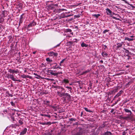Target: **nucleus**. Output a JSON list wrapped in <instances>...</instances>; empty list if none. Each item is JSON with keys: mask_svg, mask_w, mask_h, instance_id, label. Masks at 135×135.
<instances>
[{"mask_svg": "<svg viewBox=\"0 0 135 135\" xmlns=\"http://www.w3.org/2000/svg\"><path fill=\"white\" fill-rule=\"evenodd\" d=\"M59 89H60V91H57V92L58 95L60 97H62L63 96H66V97H64V101L66 100V98H67V99L68 101H70L71 99V96L67 93H65V89L62 86H60V88Z\"/></svg>", "mask_w": 135, "mask_h": 135, "instance_id": "1", "label": "nucleus"}, {"mask_svg": "<svg viewBox=\"0 0 135 135\" xmlns=\"http://www.w3.org/2000/svg\"><path fill=\"white\" fill-rule=\"evenodd\" d=\"M7 77L8 78H10L12 80L15 81L17 80L15 79V78L14 77L13 75L9 74L8 73L7 74Z\"/></svg>", "mask_w": 135, "mask_h": 135, "instance_id": "2", "label": "nucleus"}, {"mask_svg": "<svg viewBox=\"0 0 135 135\" xmlns=\"http://www.w3.org/2000/svg\"><path fill=\"white\" fill-rule=\"evenodd\" d=\"M55 64V66H53L51 68H52L54 69H61V67L58 66L57 67H56V66H57V64L56 63H52V64H50V65L51 66H52V65Z\"/></svg>", "mask_w": 135, "mask_h": 135, "instance_id": "3", "label": "nucleus"}, {"mask_svg": "<svg viewBox=\"0 0 135 135\" xmlns=\"http://www.w3.org/2000/svg\"><path fill=\"white\" fill-rule=\"evenodd\" d=\"M124 92V91L123 90H121L119 91V92L116 94L115 96L114 97L113 100H114V99L117 98L120 96Z\"/></svg>", "mask_w": 135, "mask_h": 135, "instance_id": "4", "label": "nucleus"}, {"mask_svg": "<svg viewBox=\"0 0 135 135\" xmlns=\"http://www.w3.org/2000/svg\"><path fill=\"white\" fill-rule=\"evenodd\" d=\"M8 72L12 74H17L19 73V71L18 69H16V70H14L11 69H9L8 70Z\"/></svg>", "mask_w": 135, "mask_h": 135, "instance_id": "5", "label": "nucleus"}, {"mask_svg": "<svg viewBox=\"0 0 135 135\" xmlns=\"http://www.w3.org/2000/svg\"><path fill=\"white\" fill-rule=\"evenodd\" d=\"M36 23L34 21H33L32 23H30L28 26V28L32 27V26H34L36 25Z\"/></svg>", "mask_w": 135, "mask_h": 135, "instance_id": "6", "label": "nucleus"}, {"mask_svg": "<svg viewBox=\"0 0 135 135\" xmlns=\"http://www.w3.org/2000/svg\"><path fill=\"white\" fill-rule=\"evenodd\" d=\"M55 71L49 70L47 71V73L49 75H54V76L55 73H54V72Z\"/></svg>", "mask_w": 135, "mask_h": 135, "instance_id": "7", "label": "nucleus"}, {"mask_svg": "<svg viewBox=\"0 0 135 135\" xmlns=\"http://www.w3.org/2000/svg\"><path fill=\"white\" fill-rule=\"evenodd\" d=\"M123 43V42H122L121 43H117V49H119L120 48L122 47Z\"/></svg>", "mask_w": 135, "mask_h": 135, "instance_id": "8", "label": "nucleus"}, {"mask_svg": "<svg viewBox=\"0 0 135 135\" xmlns=\"http://www.w3.org/2000/svg\"><path fill=\"white\" fill-rule=\"evenodd\" d=\"M27 129L25 128L23 129L22 131L20 132V135H24L25 134L27 131Z\"/></svg>", "mask_w": 135, "mask_h": 135, "instance_id": "9", "label": "nucleus"}, {"mask_svg": "<svg viewBox=\"0 0 135 135\" xmlns=\"http://www.w3.org/2000/svg\"><path fill=\"white\" fill-rule=\"evenodd\" d=\"M91 69H88L85 71L83 72L81 74H80V75H83L90 72L91 71Z\"/></svg>", "mask_w": 135, "mask_h": 135, "instance_id": "10", "label": "nucleus"}, {"mask_svg": "<svg viewBox=\"0 0 135 135\" xmlns=\"http://www.w3.org/2000/svg\"><path fill=\"white\" fill-rule=\"evenodd\" d=\"M106 11V13L107 15H110L112 13V11L108 8H107L105 9Z\"/></svg>", "mask_w": 135, "mask_h": 135, "instance_id": "11", "label": "nucleus"}, {"mask_svg": "<svg viewBox=\"0 0 135 135\" xmlns=\"http://www.w3.org/2000/svg\"><path fill=\"white\" fill-rule=\"evenodd\" d=\"M134 39L133 38H130L127 37H126L125 39L124 40H128L129 41H133Z\"/></svg>", "mask_w": 135, "mask_h": 135, "instance_id": "12", "label": "nucleus"}, {"mask_svg": "<svg viewBox=\"0 0 135 135\" xmlns=\"http://www.w3.org/2000/svg\"><path fill=\"white\" fill-rule=\"evenodd\" d=\"M81 46L82 47H87L88 46V45L84 43L83 42L81 43Z\"/></svg>", "mask_w": 135, "mask_h": 135, "instance_id": "13", "label": "nucleus"}, {"mask_svg": "<svg viewBox=\"0 0 135 135\" xmlns=\"http://www.w3.org/2000/svg\"><path fill=\"white\" fill-rule=\"evenodd\" d=\"M104 135H112V133L110 132L107 131L104 133Z\"/></svg>", "mask_w": 135, "mask_h": 135, "instance_id": "14", "label": "nucleus"}, {"mask_svg": "<svg viewBox=\"0 0 135 135\" xmlns=\"http://www.w3.org/2000/svg\"><path fill=\"white\" fill-rule=\"evenodd\" d=\"M41 115L42 116L47 117L49 118H50L51 117V116L50 115H46L45 114H41Z\"/></svg>", "mask_w": 135, "mask_h": 135, "instance_id": "15", "label": "nucleus"}, {"mask_svg": "<svg viewBox=\"0 0 135 135\" xmlns=\"http://www.w3.org/2000/svg\"><path fill=\"white\" fill-rule=\"evenodd\" d=\"M124 110L126 112L130 113H131V114L132 113V112L130 110H129L128 109L126 108H124Z\"/></svg>", "mask_w": 135, "mask_h": 135, "instance_id": "16", "label": "nucleus"}, {"mask_svg": "<svg viewBox=\"0 0 135 135\" xmlns=\"http://www.w3.org/2000/svg\"><path fill=\"white\" fill-rule=\"evenodd\" d=\"M29 76L28 75H25L24 74H23L22 75L21 77L24 78H29Z\"/></svg>", "mask_w": 135, "mask_h": 135, "instance_id": "17", "label": "nucleus"}, {"mask_svg": "<svg viewBox=\"0 0 135 135\" xmlns=\"http://www.w3.org/2000/svg\"><path fill=\"white\" fill-rule=\"evenodd\" d=\"M63 81L65 84L68 83H69V81L67 79H65L63 80Z\"/></svg>", "mask_w": 135, "mask_h": 135, "instance_id": "18", "label": "nucleus"}, {"mask_svg": "<svg viewBox=\"0 0 135 135\" xmlns=\"http://www.w3.org/2000/svg\"><path fill=\"white\" fill-rule=\"evenodd\" d=\"M84 108L85 109V110L87 112H89L93 113V112L92 111L88 110V108H87L84 107Z\"/></svg>", "mask_w": 135, "mask_h": 135, "instance_id": "19", "label": "nucleus"}, {"mask_svg": "<svg viewBox=\"0 0 135 135\" xmlns=\"http://www.w3.org/2000/svg\"><path fill=\"white\" fill-rule=\"evenodd\" d=\"M100 14H93V16L96 17V18H98L100 16Z\"/></svg>", "mask_w": 135, "mask_h": 135, "instance_id": "20", "label": "nucleus"}, {"mask_svg": "<svg viewBox=\"0 0 135 135\" xmlns=\"http://www.w3.org/2000/svg\"><path fill=\"white\" fill-rule=\"evenodd\" d=\"M69 121L71 122H70V123H72V122L73 121H75L76 120V119L74 118H71L69 119Z\"/></svg>", "mask_w": 135, "mask_h": 135, "instance_id": "21", "label": "nucleus"}, {"mask_svg": "<svg viewBox=\"0 0 135 135\" xmlns=\"http://www.w3.org/2000/svg\"><path fill=\"white\" fill-rule=\"evenodd\" d=\"M62 74V73L61 72H58L57 73H55L54 76H57L58 75Z\"/></svg>", "mask_w": 135, "mask_h": 135, "instance_id": "22", "label": "nucleus"}, {"mask_svg": "<svg viewBox=\"0 0 135 135\" xmlns=\"http://www.w3.org/2000/svg\"><path fill=\"white\" fill-rule=\"evenodd\" d=\"M46 60L49 62H52V60L50 59L49 58H47L46 59Z\"/></svg>", "mask_w": 135, "mask_h": 135, "instance_id": "23", "label": "nucleus"}, {"mask_svg": "<svg viewBox=\"0 0 135 135\" xmlns=\"http://www.w3.org/2000/svg\"><path fill=\"white\" fill-rule=\"evenodd\" d=\"M53 52L51 51L49 52H48V54L50 56H53Z\"/></svg>", "mask_w": 135, "mask_h": 135, "instance_id": "24", "label": "nucleus"}, {"mask_svg": "<svg viewBox=\"0 0 135 135\" xmlns=\"http://www.w3.org/2000/svg\"><path fill=\"white\" fill-rule=\"evenodd\" d=\"M73 15H65V16H62V18H67L73 16Z\"/></svg>", "mask_w": 135, "mask_h": 135, "instance_id": "25", "label": "nucleus"}, {"mask_svg": "<svg viewBox=\"0 0 135 135\" xmlns=\"http://www.w3.org/2000/svg\"><path fill=\"white\" fill-rule=\"evenodd\" d=\"M113 90V91H114V93H115L116 92H118V87H115Z\"/></svg>", "mask_w": 135, "mask_h": 135, "instance_id": "26", "label": "nucleus"}, {"mask_svg": "<svg viewBox=\"0 0 135 135\" xmlns=\"http://www.w3.org/2000/svg\"><path fill=\"white\" fill-rule=\"evenodd\" d=\"M129 118V117L128 116L124 117H122V119H126V120H128Z\"/></svg>", "mask_w": 135, "mask_h": 135, "instance_id": "27", "label": "nucleus"}, {"mask_svg": "<svg viewBox=\"0 0 135 135\" xmlns=\"http://www.w3.org/2000/svg\"><path fill=\"white\" fill-rule=\"evenodd\" d=\"M72 31V30L69 29H67L65 30V32H71Z\"/></svg>", "mask_w": 135, "mask_h": 135, "instance_id": "28", "label": "nucleus"}, {"mask_svg": "<svg viewBox=\"0 0 135 135\" xmlns=\"http://www.w3.org/2000/svg\"><path fill=\"white\" fill-rule=\"evenodd\" d=\"M52 86L55 88H57L59 89V88H60V86H54V85H52Z\"/></svg>", "mask_w": 135, "mask_h": 135, "instance_id": "29", "label": "nucleus"}, {"mask_svg": "<svg viewBox=\"0 0 135 135\" xmlns=\"http://www.w3.org/2000/svg\"><path fill=\"white\" fill-rule=\"evenodd\" d=\"M82 134L81 132H79L75 134L74 135H82Z\"/></svg>", "mask_w": 135, "mask_h": 135, "instance_id": "30", "label": "nucleus"}, {"mask_svg": "<svg viewBox=\"0 0 135 135\" xmlns=\"http://www.w3.org/2000/svg\"><path fill=\"white\" fill-rule=\"evenodd\" d=\"M66 88L68 89H70L69 90L70 91L71 93V90L72 89V88L71 87H69L68 86H66L65 87Z\"/></svg>", "mask_w": 135, "mask_h": 135, "instance_id": "31", "label": "nucleus"}, {"mask_svg": "<svg viewBox=\"0 0 135 135\" xmlns=\"http://www.w3.org/2000/svg\"><path fill=\"white\" fill-rule=\"evenodd\" d=\"M133 82V81H129L128 82V83H127V84L126 85V86H127V85L129 86V85L131 84V83H132Z\"/></svg>", "mask_w": 135, "mask_h": 135, "instance_id": "32", "label": "nucleus"}, {"mask_svg": "<svg viewBox=\"0 0 135 135\" xmlns=\"http://www.w3.org/2000/svg\"><path fill=\"white\" fill-rule=\"evenodd\" d=\"M23 21V20L19 19V26H20L21 24L22 23Z\"/></svg>", "mask_w": 135, "mask_h": 135, "instance_id": "33", "label": "nucleus"}, {"mask_svg": "<svg viewBox=\"0 0 135 135\" xmlns=\"http://www.w3.org/2000/svg\"><path fill=\"white\" fill-rule=\"evenodd\" d=\"M12 106L13 107H15V103H14L13 102H10Z\"/></svg>", "mask_w": 135, "mask_h": 135, "instance_id": "34", "label": "nucleus"}, {"mask_svg": "<svg viewBox=\"0 0 135 135\" xmlns=\"http://www.w3.org/2000/svg\"><path fill=\"white\" fill-rule=\"evenodd\" d=\"M109 30H104L103 31V33H104V34H105L107 32H109Z\"/></svg>", "mask_w": 135, "mask_h": 135, "instance_id": "35", "label": "nucleus"}, {"mask_svg": "<svg viewBox=\"0 0 135 135\" xmlns=\"http://www.w3.org/2000/svg\"><path fill=\"white\" fill-rule=\"evenodd\" d=\"M53 55L54 56L56 57L58 55V54L57 53H55L53 52Z\"/></svg>", "mask_w": 135, "mask_h": 135, "instance_id": "36", "label": "nucleus"}, {"mask_svg": "<svg viewBox=\"0 0 135 135\" xmlns=\"http://www.w3.org/2000/svg\"><path fill=\"white\" fill-rule=\"evenodd\" d=\"M111 17H112L113 19H115L116 20H119V18H116L115 17L113 16H111Z\"/></svg>", "mask_w": 135, "mask_h": 135, "instance_id": "37", "label": "nucleus"}, {"mask_svg": "<svg viewBox=\"0 0 135 135\" xmlns=\"http://www.w3.org/2000/svg\"><path fill=\"white\" fill-rule=\"evenodd\" d=\"M109 94L111 95L113 94H115V93H114V91H113V90L109 92Z\"/></svg>", "mask_w": 135, "mask_h": 135, "instance_id": "38", "label": "nucleus"}, {"mask_svg": "<svg viewBox=\"0 0 135 135\" xmlns=\"http://www.w3.org/2000/svg\"><path fill=\"white\" fill-rule=\"evenodd\" d=\"M50 108H52L54 109H55L57 107H56V106H52V105H50Z\"/></svg>", "mask_w": 135, "mask_h": 135, "instance_id": "39", "label": "nucleus"}, {"mask_svg": "<svg viewBox=\"0 0 135 135\" xmlns=\"http://www.w3.org/2000/svg\"><path fill=\"white\" fill-rule=\"evenodd\" d=\"M19 123L21 125H22L23 124V123L22 121L21 120H20L18 121Z\"/></svg>", "mask_w": 135, "mask_h": 135, "instance_id": "40", "label": "nucleus"}, {"mask_svg": "<svg viewBox=\"0 0 135 135\" xmlns=\"http://www.w3.org/2000/svg\"><path fill=\"white\" fill-rule=\"evenodd\" d=\"M46 125H51V122H46Z\"/></svg>", "mask_w": 135, "mask_h": 135, "instance_id": "41", "label": "nucleus"}, {"mask_svg": "<svg viewBox=\"0 0 135 135\" xmlns=\"http://www.w3.org/2000/svg\"><path fill=\"white\" fill-rule=\"evenodd\" d=\"M41 93H42V94H46L48 93L46 91H43Z\"/></svg>", "mask_w": 135, "mask_h": 135, "instance_id": "42", "label": "nucleus"}, {"mask_svg": "<svg viewBox=\"0 0 135 135\" xmlns=\"http://www.w3.org/2000/svg\"><path fill=\"white\" fill-rule=\"evenodd\" d=\"M23 14H22L20 16V17L19 19L23 20Z\"/></svg>", "mask_w": 135, "mask_h": 135, "instance_id": "43", "label": "nucleus"}, {"mask_svg": "<svg viewBox=\"0 0 135 135\" xmlns=\"http://www.w3.org/2000/svg\"><path fill=\"white\" fill-rule=\"evenodd\" d=\"M40 124L42 125H46V122H41Z\"/></svg>", "mask_w": 135, "mask_h": 135, "instance_id": "44", "label": "nucleus"}, {"mask_svg": "<svg viewBox=\"0 0 135 135\" xmlns=\"http://www.w3.org/2000/svg\"><path fill=\"white\" fill-rule=\"evenodd\" d=\"M105 53L104 54V56H103L104 57H105V56H107L108 55V54L107 53H105Z\"/></svg>", "mask_w": 135, "mask_h": 135, "instance_id": "45", "label": "nucleus"}, {"mask_svg": "<svg viewBox=\"0 0 135 135\" xmlns=\"http://www.w3.org/2000/svg\"><path fill=\"white\" fill-rule=\"evenodd\" d=\"M123 49L125 50V52H126V53H128L129 52V51L128 50L126 49H125L124 48H123Z\"/></svg>", "mask_w": 135, "mask_h": 135, "instance_id": "46", "label": "nucleus"}, {"mask_svg": "<svg viewBox=\"0 0 135 135\" xmlns=\"http://www.w3.org/2000/svg\"><path fill=\"white\" fill-rule=\"evenodd\" d=\"M66 59H63L62 60V61L60 62L61 63H62L64 62V61Z\"/></svg>", "mask_w": 135, "mask_h": 135, "instance_id": "47", "label": "nucleus"}, {"mask_svg": "<svg viewBox=\"0 0 135 135\" xmlns=\"http://www.w3.org/2000/svg\"><path fill=\"white\" fill-rule=\"evenodd\" d=\"M80 16L79 15H75L74 17H75V18H78L80 17Z\"/></svg>", "mask_w": 135, "mask_h": 135, "instance_id": "48", "label": "nucleus"}, {"mask_svg": "<svg viewBox=\"0 0 135 135\" xmlns=\"http://www.w3.org/2000/svg\"><path fill=\"white\" fill-rule=\"evenodd\" d=\"M60 44H57V45H56V46H55L54 47V48H56L57 47H59L60 46Z\"/></svg>", "mask_w": 135, "mask_h": 135, "instance_id": "49", "label": "nucleus"}, {"mask_svg": "<svg viewBox=\"0 0 135 135\" xmlns=\"http://www.w3.org/2000/svg\"><path fill=\"white\" fill-rule=\"evenodd\" d=\"M45 135H52V134L50 132H49L45 134Z\"/></svg>", "mask_w": 135, "mask_h": 135, "instance_id": "50", "label": "nucleus"}, {"mask_svg": "<svg viewBox=\"0 0 135 135\" xmlns=\"http://www.w3.org/2000/svg\"><path fill=\"white\" fill-rule=\"evenodd\" d=\"M117 103V102H115V103H113V104L112 105H111V106L112 107H113V106H114V105H115Z\"/></svg>", "mask_w": 135, "mask_h": 135, "instance_id": "51", "label": "nucleus"}, {"mask_svg": "<svg viewBox=\"0 0 135 135\" xmlns=\"http://www.w3.org/2000/svg\"><path fill=\"white\" fill-rule=\"evenodd\" d=\"M33 74L36 76H37L38 77H40V76H39V75H37V74H36V73H34Z\"/></svg>", "mask_w": 135, "mask_h": 135, "instance_id": "52", "label": "nucleus"}, {"mask_svg": "<svg viewBox=\"0 0 135 135\" xmlns=\"http://www.w3.org/2000/svg\"><path fill=\"white\" fill-rule=\"evenodd\" d=\"M89 86L90 87V88H91V87L92 86V83H90L89 84Z\"/></svg>", "mask_w": 135, "mask_h": 135, "instance_id": "53", "label": "nucleus"}, {"mask_svg": "<svg viewBox=\"0 0 135 135\" xmlns=\"http://www.w3.org/2000/svg\"><path fill=\"white\" fill-rule=\"evenodd\" d=\"M127 132H122V135H125Z\"/></svg>", "mask_w": 135, "mask_h": 135, "instance_id": "54", "label": "nucleus"}, {"mask_svg": "<svg viewBox=\"0 0 135 135\" xmlns=\"http://www.w3.org/2000/svg\"><path fill=\"white\" fill-rule=\"evenodd\" d=\"M114 109H112L111 110V111H110V112H111V113H113V112H114Z\"/></svg>", "mask_w": 135, "mask_h": 135, "instance_id": "55", "label": "nucleus"}, {"mask_svg": "<svg viewBox=\"0 0 135 135\" xmlns=\"http://www.w3.org/2000/svg\"><path fill=\"white\" fill-rule=\"evenodd\" d=\"M49 80H50L51 81H54V80L53 79H49Z\"/></svg>", "mask_w": 135, "mask_h": 135, "instance_id": "56", "label": "nucleus"}, {"mask_svg": "<svg viewBox=\"0 0 135 135\" xmlns=\"http://www.w3.org/2000/svg\"><path fill=\"white\" fill-rule=\"evenodd\" d=\"M83 112H82L81 113V116L82 117L83 115Z\"/></svg>", "mask_w": 135, "mask_h": 135, "instance_id": "57", "label": "nucleus"}, {"mask_svg": "<svg viewBox=\"0 0 135 135\" xmlns=\"http://www.w3.org/2000/svg\"><path fill=\"white\" fill-rule=\"evenodd\" d=\"M69 43L70 44H73V42H72L71 41H70L69 42Z\"/></svg>", "mask_w": 135, "mask_h": 135, "instance_id": "58", "label": "nucleus"}, {"mask_svg": "<svg viewBox=\"0 0 135 135\" xmlns=\"http://www.w3.org/2000/svg\"><path fill=\"white\" fill-rule=\"evenodd\" d=\"M104 52H102L101 53V55L103 56H104Z\"/></svg>", "mask_w": 135, "mask_h": 135, "instance_id": "59", "label": "nucleus"}, {"mask_svg": "<svg viewBox=\"0 0 135 135\" xmlns=\"http://www.w3.org/2000/svg\"><path fill=\"white\" fill-rule=\"evenodd\" d=\"M65 10V9H60V11H63L64 10Z\"/></svg>", "mask_w": 135, "mask_h": 135, "instance_id": "60", "label": "nucleus"}, {"mask_svg": "<svg viewBox=\"0 0 135 135\" xmlns=\"http://www.w3.org/2000/svg\"><path fill=\"white\" fill-rule=\"evenodd\" d=\"M65 13H63L62 14V16H65V15H65Z\"/></svg>", "mask_w": 135, "mask_h": 135, "instance_id": "61", "label": "nucleus"}, {"mask_svg": "<svg viewBox=\"0 0 135 135\" xmlns=\"http://www.w3.org/2000/svg\"><path fill=\"white\" fill-rule=\"evenodd\" d=\"M130 37H131V38H134V37L135 38V37L134 36H133V35H132V36H130ZM135 39H134V40H135Z\"/></svg>", "mask_w": 135, "mask_h": 135, "instance_id": "62", "label": "nucleus"}, {"mask_svg": "<svg viewBox=\"0 0 135 135\" xmlns=\"http://www.w3.org/2000/svg\"><path fill=\"white\" fill-rule=\"evenodd\" d=\"M100 62L102 63H103V61L102 60H100Z\"/></svg>", "mask_w": 135, "mask_h": 135, "instance_id": "63", "label": "nucleus"}, {"mask_svg": "<svg viewBox=\"0 0 135 135\" xmlns=\"http://www.w3.org/2000/svg\"><path fill=\"white\" fill-rule=\"evenodd\" d=\"M46 102L47 103H49L50 102V101H46Z\"/></svg>", "mask_w": 135, "mask_h": 135, "instance_id": "64", "label": "nucleus"}]
</instances>
